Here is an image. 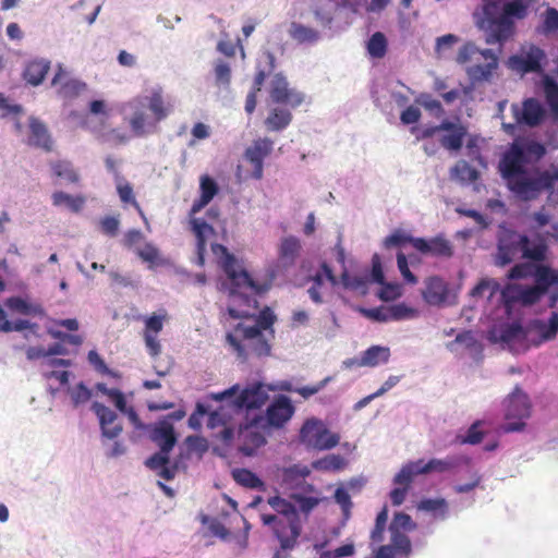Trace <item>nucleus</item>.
<instances>
[{
  "mask_svg": "<svg viewBox=\"0 0 558 558\" xmlns=\"http://www.w3.org/2000/svg\"><path fill=\"white\" fill-rule=\"evenodd\" d=\"M546 155V147L533 140L514 141L502 154L498 171L507 189L519 199L535 201L544 191L551 192L558 181V167L534 169L526 166L538 162Z\"/></svg>",
  "mask_w": 558,
  "mask_h": 558,
  "instance_id": "nucleus-1",
  "label": "nucleus"
},
{
  "mask_svg": "<svg viewBox=\"0 0 558 558\" xmlns=\"http://www.w3.org/2000/svg\"><path fill=\"white\" fill-rule=\"evenodd\" d=\"M291 500L280 496L268 498V505L275 513H263L262 523L269 527L284 550H292L299 544L304 523L310 513L319 505L320 498L292 494Z\"/></svg>",
  "mask_w": 558,
  "mask_h": 558,
  "instance_id": "nucleus-2",
  "label": "nucleus"
},
{
  "mask_svg": "<svg viewBox=\"0 0 558 558\" xmlns=\"http://www.w3.org/2000/svg\"><path fill=\"white\" fill-rule=\"evenodd\" d=\"M228 314L232 318H254L253 325H247L245 322L238 323L226 335L227 343L239 360L246 362L253 356L270 355L277 317L269 307L263 308L257 316L251 315L248 311H238L233 307H228Z\"/></svg>",
  "mask_w": 558,
  "mask_h": 558,
  "instance_id": "nucleus-3",
  "label": "nucleus"
},
{
  "mask_svg": "<svg viewBox=\"0 0 558 558\" xmlns=\"http://www.w3.org/2000/svg\"><path fill=\"white\" fill-rule=\"evenodd\" d=\"M130 111L129 125L136 137H143L156 129V124L165 120L173 110L161 88L154 89L149 97L137 96L124 104Z\"/></svg>",
  "mask_w": 558,
  "mask_h": 558,
  "instance_id": "nucleus-4",
  "label": "nucleus"
},
{
  "mask_svg": "<svg viewBox=\"0 0 558 558\" xmlns=\"http://www.w3.org/2000/svg\"><path fill=\"white\" fill-rule=\"evenodd\" d=\"M211 251L216 256H221L219 265L230 281L229 294L231 296L242 298L247 305L253 302L254 307H256L257 301L247 295L246 292L250 291L253 294H262L269 289V284L256 283L248 272L239 265L234 255L229 253L225 245L213 244Z\"/></svg>",
  "mask_w": 558,
  "mask_h": 558,
  "instance_id": "nucleus-5",
  "label": "nucleus"
},
{
  "mask_svg": "<svg viewBox=\"0 0 558 558\" xmlns=\"http://www.w3.org/2000/svg\"><path fill=\"white\" fill-rule=\"evenodd\" d=\"M456 61L468 64L465 73L473 85L490 82L499 64L498 57L492 49H480L472 41L460 47Z\"/></svg>",
  "mask_w": 558,
  "mask_h": 558,
  "instance_id": "nucleus-6",
  "label": "nucleus"
},
{
  "mask_svg": "<svg viewBox=\"0 0 558 558\" xmlns=\"http://www.w3.org/2000/svg\"><path fill=\"white\" fill-rule=\"evenodd\" d=\"M416 529V523L411 515L404 512L395 513L390 524V545H381L376 551V558H396V555L409 556L412 553V544L409 532Z\"/></svg>",
  "mask_w": 558,
  "mask_h": 558,
  "instance_id": "nucleus-7",
  "label": "nucleus"
},
{
  "mask_svg": "<svg viewBox=\"0 0 558 558\" xmlns=\"http://www.w3.org/2000/svg\"><path fill=\"white\" fill-rule=\"evenodd\" d=\"M300 441L310 449L329 450L340 440L338 434L331 433L325 424L317 418H308L300 429Z\"/></svg>",
  "mask_w": 558,
  "mask_h": 558,
  "instance_id": "nucleus-8",
  "label": "nucleus"
},
{
  "mask_svg": "<svg viewBox=\"0 0 558 558\" xmlns=\"http://www.w3.org/2000/svg\"><path fill=\"white\" fill-rule=\"evenodd\" d=\"M469 458L463 456H450L445 459L433 458L425 462L423 459L410 461L402 465L400 477L409 481V475H427L430 473H449L462 463H468Z\"/></svg>",
  "mask_w": 558,
  "mask_h": 558,
  "instance_id": "nucleus-9",
  "label": "nucleus"
},
{
  "mask_svg": "<svg viewBox=\"0 0 558 558\" xmlns=\"http://www.w3.org/2000/svg\"><path fill=\"white\" fill-rule=\"evenodd\" d=\"M530 414L531 403L527 395L515 387L505 400V418L508 422L504 425V430L507 433L522 430L525 426L524 420Z\"/></svg>",
  "mask_w": 558,
  "mask_h": 558,
  "instance_id": "nucleus-10",
  "label": "nucleus"
},
{
  "mask_svg": "<svg viewBox=\"0 0 558 558\" xmlns=\"http://www.w3.org/2000/svg\"><path fill=\"white\" fill-rule=\"evenodd\" d=\"M477 26L485 31L488 45L502 44L507 37L498 35L499 22L502 19V7L498 0L485 2L481 10L474 13Z\"/></svg>",
  "mask_w": 558,
  "mask_h": 558,
  "instance_id": "nucleus-11",
  "label": "nucleus"
},
{
  "mask_svg": "<svg viewBox=\"0 0 558 558\" xmlns=\"http://www.w3.org/2000/svg\"><path fill=\"white\" fill-rule=\"evenodd\" d=\"M511 112L514 119L513 123H502V129L508 134H513L517 125L524 124L529 126L538 125L544 118V108L535 98L525 99L522 105L512 104Z\"/></svg>",
  "mask_w": 558,
  "mask_h": 558,
  "instance_id": "nucleus-12",
  "label": "nucleus"
},
{
  "mask_svg": "<svg viewBox=\"0 0 558 558\" xmlns=\"http://www.w3.org/2000/svg\"><path fill=\"white\" fill-rule=\"evenodd\" d=\"M295 408L289 397L279 395L268 405L266 414H257L259 423L269 428H282L293 416Z\"/></svg>",
  "mask_w": 558,
  "mask_h": 558,
  "instance_id": "nucleus-13",
  "label": "nucleus"
},
{
  "mask_svg": "<svg viewBox=\"0 0 558 558\" xmlns=\"http://www.w3.org/2000/svg\"><path fill=\"white\" fill-rule=\"evenodd\" d=\"M266 427L259 423L255 415L247 418L244 425H241L238 433L240 441V451L245 456H252L255 451L266 444Z\"/></svg>",
  "mask_w": 558,
  "mask_h": 558,
  "instance_id": "nucleus-14",
  "label": "nucleus"
},
{
  "mask_svg": "<svg viewBox=\"0 0 558 558\" xmlns=\"http://www.w3.org/2000/svg\"><path fill=\"white\" fill-rule=\"evenodd\" d=\"M545 59L544 50L535 45H531L526 50L511 56L508 63L510 69L521 74L537 73L543 70L542 63Z\"/></svg>",
  "mask_w": 558,
  "mask_h": 558,
  "instance_id": "nucleus-15",
  "label": "nucleus"
},
{
  "mask_svg": "<svg viewBox=\"0 0 558 558\" xmlns=\"http://www.w3.org/2000/svg\"><path fill=\"white\" fill-rule=\"evenodd\" d=\"M269 96L275 104L287 105L291 108L299 107L304 96L300 92L289 87V83L281 73L272 76L269 83Z\"/></svg>",
  "mask_w": 558,
  "mask_h": 558,
  "instance_id": "nucleus-16",
  "label": "nucleus"
},
{
  "mask_svg": "<svg viewBox=\"0 0 558 558\" xmlns=\"http://www.w3.org/2000/svg\"><path fill=\"white\" fill-rule=\"evenodd\" d=\"M168 319V314L161 310L159 314H153L144 319L143 338L148 354L157 357L161 353V344L158 340V333L163 328V323Z\"/></svg>",
  "mask_w": 558,
  "mask_h": 558,
  "instance_id": "nucleus-17",
  "label": "nucleus"
},
{
  "mask_svg": "<svg viewBox=\"0 0 558 558\" xmlns=\"http://www.w3.org/2000/svg\"><path fill=\"white\" fill-rule=\"evenodd\" d=\"M274 148V142L268 138H257L253 141L245 151V159L252 165V178L260 180L264 173V159L267 158Z\"/></svg>",
  "mask_w": 558,
  "mask_h": 558,
  "instance_id": "nucleus-18",
  "label": "nucleus"
},
{
  "mask_svg": "<svg viewBox=\"0 0 558 558\" xmlns=\"http://www.w3.org/2000/svg\"><path fill=\"white\" fill-rule=\"evenodd\" d=\"M51 85L57 87L59 96L64 99L76 98L87 87L86 83L70 77L61 63L57 66V72L51 80Z\"/></svg>",
  "mask_w": 558,
  "mask_h": 558,
  "instance_id": "nucleus-19",
  "label": "nucleus"
},
{
  "mask_svg": "<svg viewBox=\"0 0 558 558\" xmlns=\"http://www.w3.org/2000/svg\"><path fill=\"white\" fill-rule=\"evenodd\" d=\"M414 248L423 255L434 257L449 258L453 255L452 243L441 234L430 239H415Z\"/></svg>",
  "mask_w": 558,
  "mask_h": 558,
  "instance_id": "nucleus-20",
  "label": "nucleus"
},
{
  "mask_svg": "<svg viewBox=\"0 0 558 558\" xmlns=\"http://www.w3.org/2000/svg\"><path fill=\"white\" fill-rule=\"evenodd\" d=\"M527 14V5L520 0H513L502 5V19L499 22L498 35L507 37V40L514 33L513 17L522 20Z\"/></svg>",
  "mask_w": 558,
  "mask_h": 558,
  "instance_id": "nucleus-21",
  "label": "nucleus"
},
{
  "mask_svg": "<svg viewBox=\"0 0 558 558\" xmlns=\"http://www.w3.org/2000/svg\"><path fill=\"white\" fill-rule=\"evenodd\" d=\"M28 146L40 148L47 153L53 148V141L47 125L37 117L28 118Z\"/></svg>",
  "mask_w": 558,
  "mask_h": 558,
  "instance_id": "nucleus-22",
  "label": "nucleus"
},
{
  "mask_svg": "<svg viewBox=\"0 0 558 558\" xmlns=\"http://www.w3.org/2000/svg\"><path fill=\"white\" fill-rule=\"evenodd\" d=\"M92 410L97 415L102 435L109 439L117 438L122 432V425L118 422V415L111 409L100 402H94Z\"/></svg>",
  "mask_w": 558,
  "mask_h": 558,
  "instance_id": "nucleus-23",
  "label": "nucleus"
},
{
  "mask_svg": "<svg viewBox=\"0 0 558 558\" xmlns=\"http://www.w3.org/2000/svg\"><path fill=\"white\" fill-rule=\"evenodd\" d=\"M520 251H522L521 235L508 232L498 241L496 265L502 267L510 264Z\"/></svg>",
  "mask_w": 558,
  "mask_h": 558,
  "instance_id": "nucleus-24",
  "label": "nucleus"
},
{
  "mask_svg": "<svg viewBox=\"0 0 558 558\" xmlns=\"http://www.w3.org/2000/svg\"><path fill=\"white\" fill-rule=\"evenodd\" d=\"M150 440L156 444L160 450L170 451L177 444V436L173 425L169 421H159L154 424L149 432Z\"/></svg>",
  "mask_w": 558,
  "mask_h": 558,
  "instance_id": "nucleus-25",
  "label": "nucleus"
},
{
  "mask_svg": "<svg viewBox=\"0 0 558 558\" xmlns=\"http://www.w3.org/2000/svg\"><path fill=\"white\" fill-rule=\"evenodd\" d=\"M440 128L447 132L439 140L441 146L448 150L457 151L461 149L464 137L468 134L466 128L461 123H454L449 120H444L440 123Z\"/></svg>",
  "mask_w": 558,
  "mask_h": 558,
  "instance_id": "nucleus-26",
  "label": "nucleus"
},
{
  "mask_svg": "<svg viewBox=\"0 0 558 558\" xmlns=\"http://www.w3.org/2000/svg\"><path fill=\"white\" fill-rule=\"evenodd\" d=\"M268 399V395L262 384H254L252 387L245 388L235 398L234 405L239 409H259Z\"/></svg>",
  "mask_w": 558,
  "mask_h": 558,
  "instance_id": "nucleus-27",
  "label": "nucleus"
},
{
  "mask_svg": "<svg viewBox=\"0 0 558 558\" xmlns=\"http://www.w3.org/2000/svg\"><path fill=\"white\" fill-rule=\"evenodd\" d=\"M390 357V349L388 347L383 345H372L367 350L363 352L359 360H348L344 361V365L347 367L356 365V366H367L375 367L381 363H387Z\"/></svg>",
  "mask_w": 558,
  "mask_h": 558,
  "instance_id": "nucleus-28",
  "label": "nucleus"
},
{
  "mask_svg": "<svg viewBox=\"0 0 558 558\" xmlns=\"http://www.w3.org/2000/svg\"><path fill=\"white\" fill-rule=\"evenodd\" d=\"M448 296V286L444 279L434 276L425 281L423 299L429 305H440L445 303Z\"/></svg>",
  "mask_w": 558,
  "mask_h": 558,
  "instance_id": "nucleus-29",
  "label": "nucleus"
},
{
  "mask_svg": "<svg viewBox=\"0 0 558 558\" xmlns=\"http://www.w3.org/2000/svg\"><path fill=\"white\" fill-rule=\"evenodd\" d=\"M320 270L313 277V284L307 290L311 300L316 303H323V288L325 279L330 282L331 286L337 284V277L335 276L331 267L326 263H322Z\"/></svg>",
  "mask_w": 558,
  "mask_h": 558,
  "instance_id": "nucleus-30",
  "label": "nucleus"
},
{
  "mask_svg": "<svg viewBox=\"0 0 558 558\" xmlns=\"http://www.w3.org/2000/svg\"><path fill=\"white\" fill-rule=\"evenodd\" d=\"M302 250L301 241L293 235L281 240L278 250V262L283 267H291L295 264Z\"/></svg>",
  "mask_w": 558,
  "mask_h": 558,
  "instance_id": "nucleus-31",
  "label": "nucleus"
},
{
  "mask_svg": "<svg viewBox=\"0 0 558 558\" xmlns=\"http://www.w3.org/2000/svg\"><path fill=\"white\" fill-rule=\"evenodd\" d=\"M191 225L196 238V264L204 266L207 245L206 236L209 233H214V228L206 221L196 218L191 220Z\"/></svg>",
  "mask_w": 558,
  "mask_h": 558,
  "instance_id": "nucleus-32",
  "label": "nucleus"
},
{
  "mask_svg": "<svg viewBox=\"0 0 558 558\" xmlns=\"http://www.w3.org/2000/svg\"><path fill=\"white\" fill-rule=\"evenodd\" d=\"M50 61L47 59H34L26 63L23 78L32 86L40 85L50 70Z\"/></svg>",
  "mask_w": 558,
  "mask_h": 558,
  "instance_id": "nucleus-33",
  "label": "nucleus"
},
{
  "mask_svg": "<svg viewBox=\"0 0 558 558\" xmlns=\"http://www.w3.org/2000/svg\"><path fill=\"white\" fill-rule=\"evenodd\" d=\"M201 196L198 199L194 201L192 208H191V215L194 216L198 211H201L205 206H207L211 199L216 196L218 193V185L215 182L214 179H211L209 175L204 174L201 177Z\"/></svg>",
  "mask_w": 558,
  "mask_h": 558,
  "instance_id": "nucleus-34",
  "label": "nucleus"
},
{
  "mask_svg": "<svg viewBox=\"0 0 558 558\" xmlns=\"http://www.w3.org/2000/svg\"><path fill=\"white\" fill-rule=\"evenodd\" d=\"M531 327L538 336V341L535 344L554 340L558 333V313L553 312L548 322L542 319L533 320Z\"/></svg>",
  "mask_w": 558,
  "mask_h": 558,
  "instance_id": "nucleus-35",
  "label": "nucleus"
},
{
  "mask_svg": "<svg viewBox=\"0 0 558 558\" xmlns=\"http://www.w3.org/2000/svg\"><path fill=\"white\" fill-rule=\"evenodd\" d=\"M4 304L11 312L21 315L39 317L45 315V310L40 304L28 302L21 296H10Z\"/></svg>",
  "mask_w": 558,
  "mask_h": 558,
  "instance_id": "nucleus-36",
  "label": "nucleus"
},
{
  "mask_svg": "<svg viewBox=\"0 0 558 558\" xmlns=\"http://www.w3.org/2000/svg\"><path fill=\"white\" fill-rule=\"evenodd\" d=\"M292 121V113L284 108H274L265 120L268 131L278 132L284 130Z\"/></svg>",
  "mask_w": 558,
  "mask_h": 558,
  "instance_id": "nucleus-37",
  "label": "nucleus"
},
{
  "mask_svg": "<svg viewBox=\"0 0 558 558\" xmlns=\"http://www.w3.org/2000/svg\"><path fill=\"white\" fill-rule=\"evenodd\" d=\"M289 35L299 44H315L320 38L317 29L296 22L291 23Z\"/></svg>",
  "mask_w": 558,
  "mask_h": 558,
  "instance_id": "nucleus-38",
  "label": "nucleus"
},
{
  "mask_svg": "<svg viewBox=\"0 0 558 558\" xmlns=\"http://www.w3.org/2000/svg\"><path fill=\"white\" fill-rule=\"evenodd\" d=\"M401 474L402 469L395 475L393 484L397 485V487H395L389 494L391 504L396 507L403 504L415 477L414 475H409V481H407L405 478L400 477Z\"/></svg>",
  "mask_w": 558,
  "mask_h": 558,
  "instance_id": "nucleus-39",
  "label": "nucleus"
},
{
  "mask_svg": "<svg viewBox=\"0 0 558 558\" xmlns=\"http://www.w3.org/2000/svg\"><path fill=\"white\" fill-rule=\"evenodd\" d=\"M50 369L43 373L44 377L48 380L56 379L61 386H65L69 383L70 373L68 371H58L59 366L69 367L71 362L63 359H51L47 362Z\"/></svg>",
  "mask_w": 558,
  "mask_h": 558,
  "instance_id": "nucleus-40",
  "label": "nucleus"
},
{
  "mask_svg": "<svg viewBox=\"0 0 558 558\" xmlns=\"http://www.w3.org/2000/svg\"><path fill=\"white\" fill-rule=\"evenodd\" d=\"M52 204L56 207L65 206L72 213H80L85 204V197L82 195L72 196L65 192L57 191L51 196Z\"/></svg>",
  "mask_w": 558,
  "mask_h": 558,
  "instance_id": "nucleus-41",
  "label": "nucleus"
},
{
  "mask_svg": "<svg viewBox=\"0 0 558 558\" xmlns=\"http://www.w3.org/2000/svg\"><path fill=\"white\" fill-rule=\"evenodd\" d=\"M543 87L553 119L558 122V83L550 76L545 75L543 77Z\"/></svg>",
  "mask_w": 558,
  "mask_h": 558,
  "instance_id": "nucleus-42",
  "label": "nucleus"
},
{
  "mask_svg": "<svg viewBox=\"0 0 558 558\" xmlns=\"http://www.w3.org/2000/svg\"><path fill=\"white\" fill-rule=\"evenodd\" d=\"M50 168L57 178L65 179L70 183H77L80 175L74 169L72 162L68 160H57L50 162Z\"/></svg>",
  "mask_w": 558,
  "mask_h": 558,
  "instance_id": "nucleus-43",
  "label": "nucleus"
},
{
  "mask_svg": "<svg viewBox=\"0 0 558 558\" xmlns=\"http://www.w3.org/2000/svg\"><path fill=\"white\" fill-rule=\"evenodd\" d=\"M311 471L306 465L293 464L282 470L283 483L292 486L299 484L310 475Z\"/></svg>",
  "mask_w": 558,
  "mask_h": 558,
  "instance_id": "nucleus-44",
  "label": "nucleus"
},
{
  "mask_svg": "<svg viewBox=\"0 0 558 558\" xmlns=\"http://www.w3.org/2000/svg\"><path fill=\"white\" fill-rule=\"evenodd\" d=\"M388 521V507L385 505L381 510L377 513L375 519V524L373 530L371 531V541L372 543L379 544L385 538V532L387 529Z\"/></svg>",
  "mask_w": 558,
  "mask_h": 558,
  "instance_id": "nucleus-45",
  "label": "nucleus"
},
{
  "mask_svg": "<svg viewBox=\"0 0 558 558\" xmlns=\"http://www.w3.org/2000/svg\"><path fill=\"white\" fill-rule=\"evenodd\" d=\"M522 256L524 258L543 262L546 257L547 247L544 243H538L530 247V239L526 235H521Z\"/></svg>",
  "mask_w": 558,
  "mask_h": 558,
  "instance_id": "nucleus-46",
  "label": "nucleus"
},
{
  "mask_svg": "<svg viewBox=\"0 0 558 558\" xmlns=\"http://www.w3.org/2000/svg\"><path fill=\"white\" fill-rule=\"evenodd\" d=\"M367 51L373 58L380 59L385 57L387 52L386 36L380 32L374 33L367 41Z\"/></svg>",
  "mask_w": 558,
  "mask_h": 558,
  "instance_id": "nucleus-47",
  "label": "nucleus"
},
{
  "mask_svg": "<svg viewBox=\"0 0 558 558\" xmlns=\"http://www.w3.org/2000/svg\"><path fill=\"white\" fill-rule=\"evenodd\" d=\"M499 290V283L494 279L483 278L470 291L472 298H483L487 293V298L492 299Z\"/></svg>",
  "mask_w": 558,
  "mask_h": 558,
  "instance_id": "nucleus-48",
  "label": "nucleus"
},
{
  "mask_svg": "<svg viewBox=\"0 0 558 558\" xmlns=\"http://www.w3.org/2000/svg\"><path fill=\"white\" fill-rule=\"evenodd\" d=\"M415 102L422 106L425 110L439 118L445 114V110L439 100L435 99L430 94L422 93L420 94Z\"/></svg>",
  "mask_w": 558,
  "mask_h": 558,
  "instance_id": "nucleus-49",
  "label": "nucleus"
},
{
  "mask_svg": "<svg viewBox=\"0 0 558 558\" xmlns=\"http://www.w3.org/2000/svg\"><path fill=\"white\" fill-rule=\"evenodd\" d=\"M234 481L247 488H257L263 485L259 477L247 469H238L233 471Z\"/></svg>",
  "mask_w": 558,
  "mask_h": 558,
  "instance_id": "nucleus-50",
  "label": "nucleus"
},
{
  "mask_svg": "<svg viewBox=\"0 0 558 558\" xmlns=\"http://www.w3.org/2000/svg\"><path fill=\"white\" fill-rule=\"evenodd\" d=\"M452 175L465 182H474L478 179V171L466 161L460 160L452 168Z\"/></svg>",
  "mask_w": 558,
  "mask_h": 558,
  "instance_id": "nucleus-51",
  "label": "nucleus"
},
{
  "mask_svg": "<svg viewBox=\"0 0 558 558\" xmlns=\"http://www.w3.org/2000/svg\"><path fill=\"white\" fill-rule=\"evenodd\" d=\"M96 389L107 396L119 411H125L126 401L121 390L117 388H108L106 384L102 383L97 384Z\"/></svg>",
  "mask_w": 558,
  "mask_h": 558,
  "instance_id": "nucleus-52",
  "label": "nucleus"
},
{
  "mask_svg": "<svg viewBox=\"0 0 558 558\" xmlns=\"http://www.w3.org/2000/svg\"><path fill=\"white\" fill-rule=\"evenodd\" d=\"M416 238H413L412 235L401 231L396 230L390 235H388L384 241V246L386 248L391 247H400L408 243H410L414 247V241Z\"/></svg>",
  "mask_w": 558,
  "mask_h": 558,
  "instance_id": "nucleus-53",
  "label": "nucleus"
},
{
  "mask_svg": "<svg viewBox=\"0 0 558 558\" xmlns=\"http://www.w3.org/2000/svg\"><path fill=\"white\" fill-rule=\"evenodd\" d=\"M556 31H558V11L555 8H548L544 13L538 32L543 35H549Z\"/></svg>",
  "mask_w": 558,
  "mask_h": 558,
  "instance_id": "nucleus-54",
  "label": "nucleus"
},
{
  "mask_svg": "<svg viewBox=\"0 0 558 558\" xmlns=\"http://www.w3.org/2000/svg\"><path fill=\"white\" fill-rule=\"evenodd\" d=\"M345 465L344 459L339 454H330L318 460L314 466L324 471H339Z\"/></svg>",
  "mask_w": 558,
  "mask_h": 558,
  "instance_id": "nucleus-55",
  "label": "nucleus"
},
{
  "mask_svg": "<svg viewBox=\"0 0 558 558\" xmlns=\"http://www.w3.org/2000/svg\"><path fill=\"white\" fill-rule=\"evenodd\" d=\"M417 508L420 510L435 512L441 511V518L445 519L447 515L448 504L444 498L430 499L426 498L420 501Z\"/></svg>",
  "mask_w": 558,
  "mask_h": 558,
  "instance_id": "nucleus-56",
  "label": "nucleus"
},
{
  "mask_svg": "<svg viewBox=\"0 0 558 558\" xmlns=\"http://www.w3.org/2000/svg\"><path fill=\"white\" fill-rule=\"evenodd\" d=\"M391 320H402L413 318L417 315V311L404 303L393 304L389 306Z\"/></svg>",
  "mask_w": 558,
  "mask_h": 558,
  "instance_id": "nucleus-57",
  "label": "nucleus"
},
{
  "mask_svg": "<svg viewBox=\"0 0 558 558\" xmlns=\"http://www.w3.org/2000/svg\"><path fill=\"white\" fill-rule=\"evenodd\" d=\"M70 395L73 405L77 407L90 399L92 391L83 383H80L70 391Z\"/></svg>",
  "mask_w": 558,
  "mask_h": 558,
  "instance_id": "nucleus-58",
  "label": "nucleus"
},
{
  "mask_svg": "<svg viewBox=\"0 0 558 558\" xmlns=\"http://www.w3.org/2000/svg\"><path fill=\"white\" fill-rule=\"evenodd\" d=\"M169 453H170V451L159 450L158 452L154 453L145 461V465L153 471H158L166 464H169V462H170Z\"/></svg>",
  "mask_w": 558,
  "mask_h": 558,
  "instance_id": "nucleus-59",
  "label": "nucleus"
},
{
  "mask_svg": "<svg viewBox=\"0 0 558 558\" xmlns=\"http://www.w3.org/2000/svg\"><path fill=\"white\" fill-rule=\"evenodd\" d=\"M480 422L473 423L463 437H458L460 444L477 445L483 440L484 434L478 429Z\"/></svg>",
  "mask_w": 558,
  "mask_h": 558,
  "instance_id": "nucleus-60",
  "label": "nucleus"
},
{
  "mask_svg": "<svg viewBox=\"0 0 558 558\" xmlns=\"http://www.w3.org/2000/svg\"><path fill=\"white\" fill-rule=\"evenodd\" d=\"M88 362L94 366V368L104 375L116 376V374L107 366L104 359L98 354L97 351L90 350L87 355Z\"/></svg>",
  "mask_w": 558,
  "mask_h": 558,
  "instance_id": "nucleus-61",
  "label": "nucleus"
},
{
  "mask_svg": "<svg viewBox=\"0 0 558 558\" xmlns=\"http://www.w3.org/2000/svg\"><path fill=\"white\" fill-rule=\"evenodd\" d=\"M397 264H398L399 271L401 272L403 279L408 283H411V284L417 283V278H416V276H414L411 272L409 265H408L407 256L402 252H399L397 254Z\"/></svg>",
  "mask_w": 558,
  "mask_h": 558,
  "instance_id": "nucleus-62",
  "label": "nucleus"
},
{
  "mask_svg": "<svg viewBox=\"0 0 558 558\" xmlns=\"http://www.w3.org/2000/svg\"><path fill=\"white\" fill-rule=\"evenodd\" d=\"M98 135L104 141L112 142L116 145L125 144L129 141V136L125 133H122L117 129H110L107 132L99 131Z\"/></svg>",
  "mask_w": 558,
  "mask_h": 558,
  "instance_id": "nucleus-63",
  "label": "nucleus"
},
{
  "mask_svg": "<svg viewBox=\"0 0 558 558\" xmlns=\"http://www.w3.org/2000/svg\"><path fill=\"white\" fill-rule=\"evenodd\" d=\"M120 221L112 216H106L100 220V229L102 233L109 236H116L119 231Z\"/></svg>",
  "mask_w": 558,
  "mask_h": 558,
  "instance_id": "nucleus-64",
  "label": "nucleus"
}]
</instances>
